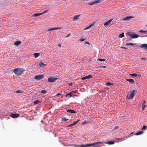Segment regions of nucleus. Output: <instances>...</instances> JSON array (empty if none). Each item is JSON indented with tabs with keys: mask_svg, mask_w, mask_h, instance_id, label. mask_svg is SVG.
<instances>
[{
	"mask_svg": "<svg viewBox=\"0 0 147 147\" xmlns=\"http://www.w3.org/2000/svg\"><path fill=\"white\" fill-rule=\"evenodd\" d=\"M24 71L25 70L23 68H19L14 69L13 71L15 74L17 76H20Z\"/></svg>",
	"mask_w": 147,
	"mask_h": 147,
	"instance_id": "nucleus-1",
	"label": "nucleus"
},
{
	"mask_svg": "<svg viewBox=\"0 0 147 147\" xmlns=\"http://www.w3.org/2000/svg\"><path fill=\"white\" fill-rule=\"evenodd\" d=\"M126 35L131 36L130 39L137 38L139 37V36L138 34L129 32H128L126 33Z\"/></svg>",
	"mask_w": 147,
	"mask_h": 147,
	"instance_id": "nucleus-2",
	"label": "nucleus"
},
{
	"mask_svg": "<svg viewBox=\"0 0 147 147\" xmlns=\"http://www.w3.org/2000/svg\"><path fill=\"white\" fill-rule=\"evenodd\" d=\"M137 92V90H133L130 91V95L128 98L129 99H131L133 98L134 95L136 94V92Z\"/></svg>",
	"mask_w": 147,
	"mask_h": 147,
	"instance_id": "nucleus-3",
	"label": "nucleus"
},
{
	"mask_svg": "<svg viewBox=\"0 0 147 147\" xmlns=\"http://www.w3.org/2000/svg\"><path fill=\"white\" fill-rule=\"evenodd\" d=\"M44 77L43 75H39L36 76L34 79L38 80H40Z\"/></svg>",
	"mask_w": 147,
	"mask_h": 147,
	"instance_id": "nucleus-4",
	"label": "nucleus"
},
{
	"mask_svg": "<svg viewBox=\"0 0 147 147\" xmlns=\"http://www.w3.org/2000/svg\"><path fill=\"white\" fill-rule=\"evenodd\" d=\"M58 79V78H57L51 77L49 78L48 79V80L50 82H55Z\"/></svg>",
	"mask_w": 147,
	"mask_h": 147,
	"instance_id": "nucleus-5",
	"label": "nucleus"
},
{
	"mask_svg": "<svg viewBox=\"0 0 147 147\" xmlns=\"http://www.w3.org/2000/svg\"><path fill=\"white\" fill-rule=\"evenodd\" d=\"M20 114L18 113H11L10 115V116L12 118H17L19 117Z\"/></svg>",
	"mask_w": 147,
	"mask_h": 147,
	"instance_id": "nucleus-6",
	"label": "nucleus"
},
{
	"mask_svg": "<svg viewBox=\"0 0 147 147\" xmlns=\"http://www.w3.org/2000/svg\"><path fill=\"white\" fill-rule=\"evenodd\" d=\"M80 121V120L79 119H78L77 120L74 121L72 124H71L68 125L67 127H73V126L75 125L77 123Z\"/></svg>",
	"mask_w": 147,
	"mask_h": 147,
	"instance_id": "nucleus-7",
	"label": "nucleus"
},
{
	"mask_svg": "<svg viewBox=\"0 0 147 147\" xmlns=\"http://www.w3.org/2000/svg\"><path fill=\"white\" fill-rule=\"evenodd\" d=\"M134 17L131 16H128L124 18H123L122 20L124 21H129L131 19L133 18Z\"/></svg>",
	"mask_w": 147,
	"mask_h": 147,
	"instance_id": "nucleus-8",
	"label": "nucleus"
},
{
	"mask_svg": "<svg viewBox=\"0 0 147 147\" xmlns=\"http://www.w3.org/2000/svg\"><path fill=\"white\" fill-rule=\"evenodd\" d=\"M113 20V19H112L109 20L108 21H107L104 24V26H108L109 25L111 22Z\"/></svg>",
	"mask_w": 147,
	"mask_h": 147,
	"instance_id": "nucleus-9",
	"label": "nucleus"
},
{
	"mask_svg": "<svg viewBox=\"0 0 147 147\" xmlns=\"http://www.w3.org/2000/svg\"><path fill=\"white\" fill-rule=\"evenodd\" d=\"M67 111L68 113H71L72 114H74L76 113V112L73 110L71 109H67L66 110Z\"/></svg>",
	"mask_w": 147,
	"mask_h": 147,
	"instance_id": "nucleus-10",
	"label": "nucleus"
},
{
	"mask_svg": "<svg viewBox=\"0 0 147 147\" xmlns=\"http://www.w3.org/2000/svg\"><path fill=\"white\" fill-rule=\"evenodd\" d=\"M59 28L57 27H54L53 28H48V31H52L53 30H55L59 29Z\"/></svg>",
	"mask_w": 147,
	"mask_h": 147,
	"instance_id": "nucleus-11",
	"label": "nucleus"
},
{
	"mask_svg": "<svg viewBox=\"0 0 147 147\" xmlns=\"http://www.w3.org/2000/svg\"><path fill=\"white\" fill-rule=\"evenodd\" d=\"M22 43L21 41H17L16 42H15L13 43V44L14 45L16 46H18L20 45Z\"/></svg>",
	"mask_w": 147,
	"mask_h": 147,
	"instance_id": "nucleus-12",
	"label": "nucleus"
},
{
	"mask_svg": "<svg viewBox=\"0 0 147 147\" xmlns=\"http://www.w3.org/2000/svg\"><path fill=\"white\" fill-rule=\"evenodd\" d=\"M126 81H128L130 84H133L134 82V80L132 79H127L125 80Z\"/></svg>",
	"mask_w": 147,
	"mask_h": 147,
	"instance_id": "nucleus-13",
	"label": "nucleus"
},
{
	"mask_svg": "<svg viewBox=\"0 0 147 147\" xmlns=\"http://www.w3.org/2000/svg\"><path fill=\"white\" fill-rule=\"evenodd\" d=\"M140 47L142 48H144L147 50V44H143L140 45Z\"/></svg>",
	"mask_w": 147,
	"mask_h": 147,
	"instance_id": "nucleus-14",
	"label": "nucleus"
},
{
	"mask_svg": "<svg viewBox=\"0 0 147 147\" xmlns=\"http://www.w3.org/2000/svg\"><path fill=\"white\" fill-rule=\"evenodd\" d=\"M39 65L41 67H43L45 65H46L42 61H40L38 63Z\"/></svg>",
	"mask_w": 147,
	"mask_h": 147,
	"instance_id": "nucleus-15",
	"label": "nucleus"
},
{
	"mask_svg": "<svg viewBox=\"0 0 147 147\" xmlns=\"http://www.w3.org/2000/svg\"><path fill=\"white\" fill-rule=\"evenodd\" d=\"M94 24L92 23L90 24L89 26H87L86 28H85L84 30H86L90 28L92 26H93L94 25Z\"/></svg>",
	"mask_w": 147,
	"mask_h": 147,
	"instance_id": "nucleus-16",
	"label": "nucleus"
},
{
	"mask_svg": "<svg viewBox=\"0 0 147 147\" xmlns=\"http://www.w3.org/2000/svg\"><path fill=\"white\" fill-rule=\"evenodd\" d=\"M94 24L92 23L90 24L89 26H87L86 28H85L84 30H86L90 28L92 26H93L94 25Z\"/></svg>",
	"mask_w": 147,
	"mask_h": 147,
	"instance_id": "nucleus-17",
	"label": "nucleus"
},
{
	"mask_svg": "<svg viewBox=\"0 0 147 147\" xmlns=\"http://www.w3.org/2000/svg\"><path fill=\"white\" fill-rule=\"evenodd\" d=\"M94 24L92 23L90 24L89 26H87L86 28H85L84 30H86L90 28L92 26H93L94 25Z\"/></svg>",
	"mask_w": 147,
	"mask_h": 147,
	"instance_id": "nucleus-18",
	"label": "nucleus"
},
{
	"mask_svg": "<svg viewBox=\"0 0 147 147\" xmlns=\"http://www.w3.org/2000/svg\"><path fill=\"white\" fill-rule=\"evenodd\" d=\"M40 55L39 53H35L34 54V56L35 58L38 57Z\"/></svg>",
	"mask_w": 147,
	"mask_h": 147,
	"instance_id": "nucleus-19",
	"label": "nucleus"
},
{
	"mask_svg": "<svg viewBox=\"0 0 147 147\" xmlns=\"http://www.w3.org/2000/svg\"><path fill=\"white\" fill-rule=\"evenodd\" d=\"M41 123H41V124H40V126H41V127H44L46 125V124H45L44 123V121H43L42 120H41Z\"/></svg>",
	"mask_w": 147,
	"mask_h": 147,
	"instance_id": "nucleus-20",
	"label": "nucleus"
},
{
	"mask_svg": "<svg viewBox=\"0 0 147 147\" xmlns=\"http://www.w3.org/2000/svg\"><path fill=\"white\" fill-rule=\"evenodd\" d=\"M80 15H76L74 16L73 19L74 20H77L78 19Z\"/></svg>",
	"mask_w": 147,
	"mask_h": 147,
	"instance_id": "nucleus-21",
	"label": "nucleus"
},
{
	"mask_svg": "<svg viewBox=\"0 0 147 147\" xmlns=\"http://www.w3.org/2000/svg\"><path fill=\"white\" fill-rule=\"evenodd\" d=\"M69 119H66L65 117H64L61 118V121L63 122H65L68 120Z\"/></svg>",
	"mask_w": 147,
	"mask_h": 147,
	"instance_id": "nucleus-22",
	"label": "nucleus"
},
{
	"mask_svg": "<svg viewBox=\"0 0 147 147\" xmlns=\"http://www.w3.org/2000/svg\"><path fill=\"white\" fill-rule=\"evenodd\" d=\"M136 44H137V43H127L126 44V45L127 46H129L130 45H131V46H134Z\"/></svg>",
	"mask_w": 147,
	"mask_h": 147,
	"instance_id": "nucleus-23",
	"label": "nucleus"
},
{
	"mask_svg": "<svg viewBox=\"0 0 147 147\" xmlns=\"http://www.w3.org/2000/svg\"><path fill=\"white\" fill-rule=\"evenodd\" d=\"M89 123V122L87 120H85L82 123V125H86L88 124Z\"/></svg>",
	"mask_w": 147,
	"mask_h": 147,
	"instance_id": "nucleus-24",
	"label": "nucleus"
},
{
	"mask_svg": "<svg viewBox=\"0 0 147 147\" xmlns=\"http://www.w3.org/2000/svg\"><path fill=\"white\" fill-rule=\"evenodd\" d=\"M41 13H36L35 14L33 15H32V16L35 17V16H40V15H41Z\"/></svg>",
	"mask_w": 147,
	"mask_h": 147,
	"instance_id": "nucleus-25",
	"label": "nucleus"
},
{
	"mask_svg": "<svg viewBox=\"0 0 147 147\" xmlns=\"http://www.w3.org/2000/svg\"><path fill=\"white\" fill-rule=\"evenodd\" d=\"M24 91L20 90H18L16 91V93L18 94L23 93Z\"/></svg>",
	"mask_w": 147,
	"mask_h": 147,
	"instance_id": "nucleus-26",
	"label": "nucleus"
},
{
	"mask_svg": "<svg viewBox=\"0 0 147 147\" xmlns=\"http://www.w3.org/2000/svg\"><path fill=\"white\" fill-rule=\"evenodd\" d=\"M95 4H96V3H95V0H94L93 2L89 3L88 4V5H93Z\"/></svg>",
	"mask_w": 147,
	"mask_h": 147,
	"instance_id": "nucleus-27",
	"label": "nucleus"
},
{
	"mask_svg": "<svg viewBox=\"0 0 147 147\" xmlns=\"http://www.w3.org/2000/svg\"><path fill=\"white\" fill-rule=\"evenodd\" d=\"M124 36V34L123 32H122L119 34V37L121 38H123Z\"/></svg>",
	"mask_w": 147,
	"mask_h": 147,
	"instance_id": "nucleus-28",
	"label": "nucleus"
},
{
	"mask_svg": "<svg viewBox=\"0 0 147 147\" xmlns=\"http://www.w3.org/2000/svg\"><path fill=\"white\" fill-rule=\"evenodd\" d=\"M40 102H41L40 100H37L34 101V104H38Z\"/></svg>",
	"mask_w": 147,
	"mask_h": 147,
	"instance_id": "nucleus-29",
	"label": "nucleus"
},
{
	"mask_svg": "<svg viewBox=\"0 0 147 147\" xmlns=\"http://www.w3.org/2000/svg\"><path fill=\"white\" fill-rule=\"evenodd\" d=\"M129 75L131 76L134 77L137 76L138 75L137 74H136L135 73H133L132 74H129Z\"/></svg>",
	"mask_w": 147,
	"mask_h": 147,
	"instance_id": "nucleus-30",
	"label": "nucleus"
},
{
	"mask_svg": "<svg viewBox=\"0 0 147 147\" xmlns=\"http://www.w3.org/2000/svg\"><path fill=\"white\" fill-rule=\"evenodd\" d=\"M139 32L140 33H147V30H140L139 31Z\"/></svg>",
	"mask_w": 147,
	"mask_h": 147,
	"instance_id": "nucleus-31",
	"label": "nucleus"
},
{
	"mask_svg": "<svg viewBox=\"0 0 147 147\" xmlns=\"http://www.w3.org/2000/svg\"><path fill=\"white\" fill-rule=\"evenodd\" d=\"M103 1V0H95L96 4L97 3H99L102 2Z\"/></svg>",
	"mask_w": 147,
	"mask_h": 147,
	"instance_id": "nucleus-32",
	"label": "nucleus"
},
{
	"mask_svg": "<svg viewBox=\"0 0 147 147\" xmlns=\"http://www.w3.org/2000/svg\"><path fill=\"white\" fill-rule=\"evenodd\" d=\"M68 96H69L70 97H71L72 96L71 92H70L69 93L67 94L65 96L66 97Z\"/></svg>",
	"mask_w": 147,
	"mask_h": 147,
	"instance_id": "nucleus-33",
	"label": "nucleus"
},
{
	"mask_svg": "<svg viewBox=\"0 0 147 147\" xmlns=\"http://www.w3.org/2000/svg\"><path fill=\"white\" fill-rule=\"evenodd\" d=\"M40 93L42 94H46L47 92L45 90H43L41 91Z\"/></svg>",
	"mask_w": 147,
	"mask_h": 147,
	"instance_id": "nucleus-34",
	"label": "nucleus"
},
{
	"mask_svg": "<svg viewBox=\"0 0 147 147\" xmlns=\"http://www.w3.org/2000/svg\"><path fill=\"white\" fill-rule=\"evenodd\" d=\"M113 85V84H112V83H110V82H107L106 84H105V85L106 86H110L111 85Z\"/></svg>",
	"mask_w": 147,
	"mask_h": 147,
	"instance_id": "nucleus-35",
	"label": "nucleus"
},
{
	"mask_svg": "<svg viewBox=\"0 0 147 147\" xmlns=\"http://www.w3.org/2000/svg\"><path fill=\"white\" fill-rule=\"evenodd\" d=\"M86 39L85 38H80L79 39V41H80L81 42H82L84 41V40H85Z\"/></svg>",
	"mask_w": 147,
	"mask_h": 147,
	"instance_id": "nucleus-36",
	"label": "nucleus"
},
{
	"mask_svg": "<svg viewBox=\"0 0 147 147\" xmlns=\"http://www.w3.org/2000/svg\"><path fill=\"white\" fill-rule=\"evenodd\" d=\"M87 79H90L92 78V76L91 75H89L86 76Z\"/></svg>",
	"mask_w": 147,
	"mask_h": 147,
	"instance_id": "nucleus-37",
	"label": "nucleus"
},
{
	"mask_svg": "<svg viewBox=\"0 0 147 147\" xmlns=\"http://www.w3.org/2000/svg\"><path fill=\"white\" fill-rule=\"evenodd\" d=\"M97 60L101 62L104 61H105V59H100V58L98 59H97Z\"/></svg>",
	"mask_w": 147,
	"mask_h": 147,
	"instance_id": "nucleus-38",
	"label": "nucleus"
},
{
	"mask_svg": "<svg viewBox=\"0 0 147 147\" xmlns=\"http://www.w3.org/2000/svg\"><path fill=\"white\" fill-rule=\"evenodd\" d=\"M146 107V105H145L144 104H142V109L143 110H144L145 108V107Z\"/></svg>",
	"mask_w": 147,
	"mask_h": 147,
	"instance_id": "nucleus-39",
	"label": "nucleus"
},
{
	"mask_svg": "<svg viewBox=\"0 0 147 147\" xmlns=\"http://www.w3.org/2000/svg\"><path fill=\"white\" fill-rule=\"evenodd\" d=\"M48 11H49L48 10H46L45 11H44L43 12H42V13H41V15H42L44 13H46Z\"/></svg>",
	"mask_w": 147,
	"mask_h": 147,
	"instance_id": "nucleus-40",
	"label": "nucleus"
},
{
	"mask_svg": "<svg viewBox=\"0 0 147 147\" xmlns=\"http://www.w3.org/2000/svg\"><path fill=\"white\" fill-rule=\"evenodd\" d=\"M86 79H87L86 76L82 77L81 78V80H86Z\"/></svg>",
	"mask_w": 147,
	"mask_h": 147,
	"instance_id": "nucleus-41",
	"label": "nucleus"
},
{
	"mask_svg": "<svg viewBox=\"0 0 147 147\" xmlns=\"http://www.w3.org/2000/svg\"><path fill=\"white\" fill-rule=\"evenodd\" d=\"M71 92V93H76L78 92V91L77 90L72 91Z\"/></svg>",
	"mask_w": 147,
	"mask_h": 147,
	"instance_id": "nucleus-42",
	"label": "nucleus"
},
{
	"mask_svg": "<svg viewBox=\"0 0 147 147\" xmlns=\"http://www.w3.org/2000/svg\"><path fill=\"white\" fill-rule=\"evenodd\" d=\"M147 127L146 125H143L141 129H146Z\"/></svg>",
	"mask_w": 147,
	"mask_h": 147,
	"instance_id": "nucleus-43",
	"label": "nucleus"
},
{
	"mask_svg": "<svg viewBox=\"0 0 147 147\" xmlns=\"http://www.w3.org/2000/svg\"><path fill=\"white\" fill-rule=\"evenodd\" d=\"M120 48L122 49H128V48L125 47H120Z\"/></svg>",
	"mask_w": 147,
	"mask_h": 147,
	"instance_id": "nucleus-44",
	"label": "nucleus"
},
{
	"mask_svg": "<svg viewBox=\"0 0 147 147\" xmlns=\"http://www.w3.org/2000/svg\"><path fill=\"white\" fill-rule=\"evenodd\" d=\"M140 59L142 60H144V61H146V59L144 58H140Z\"/></svg>",
	"mask_w": 147,
	"mask_h": 147,
	"instance_id": "nucleus-45",
	"label": "nucleus"
},
{
	"mask_svg": "<svg viewBox=\"0 0 147 147\" xmlns=\"http://www.w3.org/2000/svg\"><path fill=\"white\" fill-rule=\"evenodd\" d=\"M71 35V34H68L67 35V36H66V37H66V38H67V37H69V36H70Z\"/></svg>",
	"mask_w": 147,
	"mask_h": 147,
	"instance_id": "nucleus-46",
	"label": "nucleus"
},
{
	"mask_svg": "<svg viewBox=\"0 0 147 147\" xmlns=\"http://www.w3.org/2000/svg\"><path fill=\"white\" fill-rule=\"evenodd\" d=\"M101 67V68H105L106 67L105 66H100L99 67Z\"/></svg>",
	"mask_w": 147,
	"mask_h": 147,
	"instance_id": "nucleus-47",
	"label": "nucleus"
},
{
	"mask_svg": "<svg viewBox=\"0 0 147 147\" xmlns=\"http://www.w3.org/2000/svg\"><path fill=\"white\" fill-rule=\"evenodd\" d=\"M73 83L72 82H71L69 84H68L69 85L71 86L72 85Z\"/></svg>",
	"mask_w": 147,
	"mask_h": 147,
	"instance_id": "nucleus-48",
	"label": "nucleus"
},
{
	"mask_svg": "<svg viewBox=\"0 0 147 147\" xmlns=\"http://www.w3.org/2000/svg\"><path fill=\"white\" fill-rule=\"evenodd\" d=\"M84 43L86 44H88V45H89L90 44V43H89L88 42H84Z\"/></svg>",
	"mask_w": 147,
	"mask_h": 147,
	"instance_id": "nucleus-49",
	"label": "nucleus"
},
{
	"mask_svg": "<svg viewBox=\"0 0 147 147\" xmlns=\"http://www.w3.org/2000/svg\"><path fill=\"white\" fill-rule=\"evenodd\" d=\"M131 39H130V38L129 39L127 40L126 41L127 42H129V41H130Z\"/></svg>",
	"mask_w": 147,
	"mask_h": 147,
	"instance_id": "nucleus-50",
	"label": "nucleus"
},
{
	"mask_svg": "<svg viewBox=\"0 0 147 147\" xmlns=\"http://www.w3.org/2000/svg\"><path fill=\"white\" fill-rule=\"evenodd\" d=\"M146 103V101L145 100H144L143 101V103L142 104H145Z\"/></svg>",
	"mask_w": 147,
	"mask_h": 147,
	"instance_id": "nucleus-51",
	"label": "nucleus"
},
{
	"mask_svg": "<svg viewBox=\"0 0 147 147\" xmlns=\"http://www.w3.org/2000/svg\"><path fill=\"white\" fill-rule=\"evenodd\" d=\"M61 93H58L57 94H56V96H58V95H61Z\"/></svg>",
	"mask_w": 147,
	"mask_h": 147,
	"instance_id": "nucleus-52",
	"label": "nucleus"
},
{
	"mask_svg": "<svg viewBox=\"0 0 147 147\" xmlns=\"http://www.w3.org/2000/svg\"><path fill=\"white\" fill-rule=\"evenodd\" d=\"M58 46L59 47H61V45L60 44H59L58 45Z\"/></svg>",
	"mask_w": 147,
	"mask_h": 147,
	"instance_id": "nucleus-53",
	"label": "nucleus"
},
{
	"mask_svg": "<svg viewBox=\"0 0 147 147\" xmlns=\"http://www.w3.org/2000/svg\"><path fill=\"white\" fill-rule=\"evenodd\" d=\"M117 128H118L117 126H115V127L114 128V129H117Z\"/></svg>",
	"mask_w": 147,
	"mask_h": 147,
	"instance_id": "nucleus-54",
	"label": "nucleus"
},
{
	"mask_svg": "<svg viewBox=\"0 0 147 147\" xmlns=\"http://www.w3.org/2000/svg\"><path fill=\"white\" fill-rule=\"evenodd\" d=\"M72 97L73 98H75V96L73 95V96H72Z\"/></svg>",
	"mask_w": 147,
	"mask_h": 147,
	"instance_id": "nucleus-55",
	"label": "nucleus"
},
{
	"mask_svg": "<svg viewBox=\"0 0 147 147\" xmlns=\"http://www.w3.org/2000/svg\"><path fill=\"white\" fill-rule=\"evenodd\" d=\"M145 36H147V35Z\"/></svg>",
	"mask_w": 147,
	"mask_h": 147,
	"instance_id": "nucleus-56",
	"label": "nucleus"
},
{
	"mask_svg": "<svg viewBox=\"0 0 147 147\" xmlns=\"http://www.w3.org/2000/svg\"><path fill=\"white\" fill-rule=\"evenodd\" d=\"M146 26H147V25Z\"/></svg>",
	"mask_w": 147,
	"mask_h": 147,
	"instance_id": "nucleus-57",
	"label": "nucleus"
}]
</instances>
